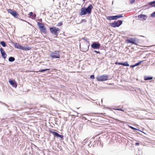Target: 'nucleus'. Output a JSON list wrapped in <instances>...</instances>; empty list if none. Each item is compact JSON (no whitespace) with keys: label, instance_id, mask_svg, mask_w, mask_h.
Returning a JSON list of instances; mask_svg holds the SVG:
<instances>
[{"label":"nucleus","instance_id":"obj_32","mask_svg":"<svg viewBox=\"0 0 155 155\" xmlns=\"http://www.w3.org/2000/svg\"><path fill=\"white\" fill-rule=\"evenodd\" d=\"M94 51L95 52H96V53H99V54L100 53V52H99V51Z\"/></svg>","mask_w":155,"mask_h":155},{"label":"nucleus","instance_id":"obj_33","mask_svg":"<svg viewBox=\"0 0 155 155\" xmlns=\"http://www.w3.org/2000/svg\"><path fill=\"white\" fill-rule=\"evenodd\" d=\"M135 1H132L131 2H130V3L132 4L133 3V2H134Z\"/></svg>","mask_w":155,"mask_h":155},{"label":"nucleus","instance_id":"obj_28","mask_svg":"<svg viewBox=\"0 0 155 155\" xmlns=\"http://www.w3.org/2000/svg\"><path fill=\"white\" fill-rule=\"evenodd\" d=\"M140 63V62L137 63L135 64L136 66H138Z\"/></svg>","mask_w":155,"mask_h":155},{"label":"nucleus","instance_id":"obj_13","mask_svg":"<svg viewBox=\"0 0 155 155\" xmlns=\"http://www.w3.org/2000/svg\"><path fill=\"white\" fill-rule=\"evenodd\" d=\"M115 64L121 65L125 66H129V64L128 63V62L126 61L124 63H120L117 62L115 63Z\"/></svg>","mask_w":155,"mask_h":155},{"label":"nucleus","instance_id":"obj_3","mask_svg":"<svg viewBox=\"0 0 155 155\" xmlns=\"http://www.w3.org/2000/svg\"><path fill=\"white\" fill-rule=\"evenodd\" d=\"M51 33L57 36L60 31V29L56 27H51L50 28Z\"/></svg>","mask_w":155,"mask_h":155},{"label":"nucleus","instance_id":"obj_36","mask_svg":"<svg viewBox=\"0 0 155 155\" xmlns=\"http://www.w3.org/2000/svg\"><path fill=\"white\" fill-rule=\"evenodd\" d=\"M53 70H55V69H53Z\"/></svg>","mask_w":155,"mask_h":155},{"label":"nucleus","instance_id":"obj_8","mask_svg":"<svg viewBox=\"0 0 155 155\" xmlns=\"http://www.w3.org/2000/svg\"><path fill=\"white\" fill-rule=\"evenodd\" d=\"M7 11L8 13L11 14L14 17L17 18L19 16V14L15 11L11 9H8Z\"/></svg>","mask_w":155,"mask_h":155},{"label":"nucleus","instance_id":"obj_15","mask_svg":"<svg viewBox=\"0 0 155 155\" xmlns=\"http://www.w3.org/2000/svg\"><path fill=\"white\" fill-rule=\"evenodd\" d=\"M115 16H109L107 17V19L109 20H115Z\"/></svg>","mask_w":155,"mask_h":155},{"label":"nucleus","instance_id":"obj_18","mask_svg":"<svg viewBox=\"0 0 155 155\" xmlns=\"http://www.w3.org/2000/svg\"><path fill=\"white\" fill-rule=\"evenodd\" d=\"M15 60V58L14 57H10L8 59L9 61L10 62L13 61Z\"/></svg>","mask_w":155,"mask_h":155},{"label":"nucleus","instance_id":"obj_16","mask_svg":"<svg viewBox=\"0 0 155 155\" xmlns=\"http://www.w3.org/2000/svg\"><path fill=\"white\" fill-rule=\"evenodd\" d=\"M152 79L153 77H147V76H145L144 77V80L145 81L150 80Z\"/></svg>","mask_w":155,"mask_h":155},{"label":"nucleus","instance_id":"obj_22","mask_svg":"<svg viewBox=\"0 0 155 155\" xmlns=\"http://www.w3.org/2000/svg\"><path fill=\"white\" fill-rule=\"evenodd\" d=\"M50 70V69H44V70H41L39 71H38V72H44L45 71H48V70ZM35 72H38V71H35Z\"/></svg>","mask_w":155,"mask_h":155},{"label":"nucleus","instance_id":"obj_9","mask_svg":"<svg viewBox=\"0 0 155 155\" xmlns=\"http://www.w3.org/2000/svg\"><path fill=\"white\" fill-rule=\"evenodd\" d=\"M49 131L50 133H52L54 137H57L62 138H63V136L59 134L56 132L52 131L51 130H49Z\"/></svg>","mask_w":155,"mask_h":155},{"label":"nucleus","instance_id":"obj_17","mask_svg":"<svg viewBox=\"0 0 155 155\" xmlns=\"http://www.w3.org/2000/svg\"><path fill=\"white\" fill-rule=\"evenodd\" d=\"M149 4L151 5L152 7L154 6L155 7V1L153 2H150Z\"/></svg>","mask_w":155,"mask_h":155},{"label":"nucleus","instance_id":"obj_10","mask_svg":"<svg viewBox=\"0 0 155 155\" xmlns=\"http://www.w3.org/2000/svg\"><path fill=\"white\" fill-rule=\"evenodd\" d=\"M9 82L10 84L14 87L16 88L17 87V84L15 80H12L11 79H9Z\"/></svg>","mask_w":155,"mask_h":155},{"label":"nucleus","instance_id":"obj_35","mask_svg":"<svg viewBox=\"0 0 155 155\" xmlns=\"http://www.w3.org/2000/svg\"><path fill=\"white\" fill-rule=\"evenodd\" d=\"M83 20H84V21H86V20L84 19Z\"/></svg>","mask_w":155,"mask_h":155},{"label":"nucleus","instance_id":"obj_31","mask_svg":"<svg viewBox=\"0 0 155 155\" xmlns=\"http://www.w3.org/2000/svg\"><path fill=\"white\" fill-rule=\"evenodd\" d=\"M139 143H135V145L136 146H138V145H139Z\"/></svg>","mask_w":155,"mask_h":155},{"label":"nucleus","instance_id":"obj_6","mask_svg":"<svg viewBox=\"0 0 155 155\" xmlns=\"http://www.w3.org/2000/svg\"><path fill=\"white\" fill-rule=\"evenodd\" d=\"M50 56L51 58H60L59 52L55 51L54 52H51L50 53Z\"/></svg>","mask_w":155,"mask_h":155},{"label":"nucleus","instance_id":"obj_2","mask_svg":"<svg viewBox=\"0 0 155 155\" xmlns=\"http://www.w3.org/2000/svg\"><path fill=\"white\" fill-rule=\"evenodd\" d=\"M15 48L25 51L29 50H31V47H30L23 46L20 44L17 43H16L15 44Z\"/></svg>","mask_w":155,"mask_h":155},{"label":"nucleus","instance_id":"obj_21","mask_svg":"<svg viewBox=\"0 0 155 155\" xmlns=\"http://www.w3.org/2000/svg\"><path fill=\"white\" fill-rule=\"evenodd\" d=\"M146 17V16L143 15H140L138 16V17L139 18H144Z\"/></svg>","mask_w":155,"mask_h":155},{"label":"nucleus","instance_id":"obj_24","mask_svg":"<svg viewBox=\"0 0 155 155\" xmlns=\"http://www.w3.org/2000/svg\"><path fill=\"white\" fill-rule=\"evenodd\" d=\"M63 24V23L62 22H59L58 23L57 26H61Z\"/></svg>","mask_w":155,"mask_h":155},{"label":"nucleus","instance_id":"obj_12","mask_svg":"<svg viewBox=\"0 0 155 155\" xmlns=\"http://www.w3.org/2000/svg\"><path fill=\"white\" fill-rule=\"evenodd\" d=\"M0 51L1 52L2 56L4 59H5L7 57V55L4 49L2 48H0Z\"/></svg>","mask_w":155,"mask_h":155},{"label":"nucleus","instance_id":"obj_20","mask_svg":"<svg viewBox=\"0 0 155 155\" xmlns=\"http://www.w3.org/2000/svg\"><path fill=\"white\" fill-rule=\"evenodd\" d=\"M115 19H117L118 18H122L123 16L121 15H117L115 16Z\"/></svg>","mask_w":155,"mask_h":155},{"label":"nucleus","instance_id":"obj_4","mask_svg":"<svg viewBox=\"0 0 155 155\" xmlns=\"http://www.w3.org/2000/svg\"><path fill=\"white\" fill-rule=\"evenodd\" d=\"M37 24L41 32L44 34L46 33L47 32V30L44 24L39 22L37 23Z\"/></svg>","mask_w":155,"mask_h":155},{"label":"nucleus","instance_id":"obj_29","mask_svg":"<svg viewBox=\"0 0 155 155\" xmlns=\"http://www.w3.org/2000/svg\"><path fill=\"white\" fill-rule=\"evenodd\" d=\"M130 67L133 68H134L136 66H135V65L134 64V65H130Z\"/></svg>","mask_w":155,"mask_h":155},{"label":"nucleus","instance_id":"obj_5","mask_svg":"<svg viewBox=\"0 0 155 155\" xmlns=\"http://www.w3.org/2000/svg\"><path fill=\"white\" fill-rule=\"evenodd\" d=\"M108 76L107 75H103L97 77L96 79L98 81H102L107 80Z\"/></svg>","mask_w":155,"mask_h":155},{"label":"nucleus","instance_id":"obj_26","mask_svg":"<svg viewBox=\"0 0 155 155\" xmlns=\"http://www.w3.org/2000/svg\"><path fill=\"white\" fill-rule=\"evenodd\" d=\"M151 16L153 17L155 16V12L151 14Z\"/></svg>","mask_w":155,"mask_h":155},{"label":"nucleus","instance_id":"obj_25","mask_svg":"<svg viewBox=\"0 0 155 155\" xmlns=\"http://www.w3.org/2000/svg\"><path fill=\"white\" fill-rule=\"evenodd\" d=\"M90 78L91 79H94V75H91V77Z\"/></svg>","mask_w":155,"mask_h":155},{"label":"nucleus","instance_id":"obj_7","mask_svg":"<svg viewBox=\"0 0 155 155\" xmlns=\"http://www.w3.org/2000/svg\"><path fill=\"white\" fill-rule=\"evenodd\" d=\"M122 23V21L119 20L117 21H115L114 22L112 23L111 25V26L114 28L118 27Z\"/></svg>","mask_w":155,"mask_h":155},{"label":"nucleus","instance_id":"obj_14","mask_svg":"<svg viewBox=\"0 0 155 155\" xmlns=\"http://www.w3.org/2000/svg\"><path fill=\"white\" fill-rule=\"evenodd\" d=\"M100 44L97 43H96L95 42H94L93 43L92 45H91V46L92 48L95 49V48H99L100 47Z\"/></svg>","mask_w":155,"mask_h":155},{"label":"nucleus","instance_id":"obj_1","mask_svg":"<svg viewBox=\"0 0 155 155\" xmlns=\"http://www.w3.org/2000/svg\"><path fill=\"white\" fill-rule=\"evenodd\" d=\"M93 8V6L91 4L89 5L87 8H82L80 9L79 14L81 15H85L87 14H90Z\"/></svg>","mask_w":155,"mask_h":155},{"label":"nucleus","instance_id":"obj_23","mask_svg":"<svg viewBox=\"0 0 155 155\" xmlns=\"http://www.w3.org/2000/svg\"><path fill=\"white\" fill-rule=\"evenodd\" d=\"M130 127V128H131V129H132L133 130H139L138 129H137V128H136L133 127H132V126H129Z\"/></svg>","mask_w":155,"mask_h":155},{"label":"nucleus","instance_id":"obj_11","mask_svg":"<svg viewBox=\"0 0 155 155\" xmlns=\"http://www.w3.org/2000/svg\"><path fill=\"white\" fill-rule=\"evenodd\" d=\"M126 41L127 43H131L135 45H137V44L136 43V39L134 38H131L129 40H127Z\"/></svg>","mask_w":155,"mask_h":155},{"label":"nucleus","instance_id":"obj_34","mask_svg":"<svg viewBox=\"0 0 155 155\" xmlns=\"http://www.w3.org/2000/svg\"><path fill=\"white\" fill-rule=\"evenodd\" d=\"M117 110H120V109H118ZM120 110H121V111H123V110H122V109H121V110L120 109Z\"/></svg>","mask_w":155,"mask_h":155},{"label":"nucleus","instance_id":"obj_30","mask_svg":"<svg viewBox=\"0 0 155 155\" xmlns=\"http://www.w3.org/2000/svg\"><path fill=\"white\" fill-rule=\"evenodd\" d=\"M99 114H100L102 115H105V114H106V113H99Z\"/></svg>","mask_w":155,"mask_h":155},{"label":"nucleus","instance_id":"obj_27","mask_svg":"<svg viewBox=\"0 0 155 155\" xmlns=\"http://www.w3.org/2000/svg\"><path fill=\"white\" fill-rule=\"evenodd\" d=\"M33 14V12H31L30 13H29V15L30 16H31Z\"/></svg>","mask_w":155,"mask_h":155},{"label":"nucleus","instance_id":"obj_19","mask_svg":"<svg viewBox=\"0 0 155 155\" xmlns=\"http://www.w3.org/2000/svg\"><path fill=\"white\" fill-rule=\"evenodd\" d=\"M1 44L4 47L6 46V44L5 42L4 41H2L0 42Z\"/></svg>","mask_w":155,"mask_h":155}]
</instances>
